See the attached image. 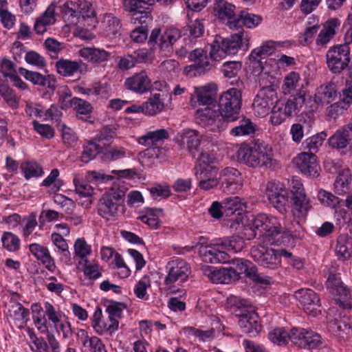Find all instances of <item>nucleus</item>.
Returning <instances> with one entry per match:
<instances>
[{"mask_svg":"<svg viewBox=\"0 0 352 352\" xmlns=\"http://www.w3.org/2000/svg\"><path fill=\"white\" fill-rule=\"evenodd\" d=\"M131 17L134 24H140V26L145 25L148 28V23L152 21L150 6L148 8L141 9L131 14Z\"/></svg>","mask_w":352,"mask_h":352,"instance_id":"obj_62","label":"nucleus"},{"mask_svg":"<svg viewBox=\"0 0 352 352\" xmlns=\"http://www.w3.org/2000/svg\"><path fill=\"white\" fill-rule=\"evenodd\" d=\"M166 272L165 289L170 293H175L176 286L180 285L188 280L190 274V267L184 260L175 258L167 263Z\"/></svg>","mask_w":352,"mask_h":352,"instance_id":"obj_8","label":"nucleus"},{"mask_svg":"<svg viewBox=\"0 0 352 352\" xmlns=\"http://www.w3.org/2000/svg\"><path fill=\"white\" fill-rule=\"evenodd\" d=\"M187 146L189 149V151L192 154H195V152L199 151V146L201 145V152L206 153V151H204V147L207 146L209 143L206 140L204 139V135L201 133H191L189 136L186 137ZM207 153H209L207 152Z\"/></svg>","mask_w":352,"mask_h":352,"instance_id":"obj_54","label":"nucleus"},{"mask_svg":"<svg viewBox=\"0 0 352 352\" xmlns=\"http://www.w3.org/2000/svg\"><path fill=\"white\" fill-rule=\"evenodd\" d=\"M338 96L337 86L334 82H330L320 85L316 90L314 100L318 104H329L336 100Z\"/></svg>","mask_w":352,"mask_h":352,"instance_id":"obj_33","label":"nucleus"},{"mask_svg":"<svg viewBox=\"0 0 352 352\" xmlns=\"http://www.w3.org/2000/svg\"><path fill=\"white\" fill-rule=\"evenodd\" d=\"M52 324L60 320L66 314L60 309L59 305L50 301L44 302V314Z\"/></svg>","mask_w":352,"mask_h":352,"instance_id":"obj_50","label":"nucleus"},{"mask_svg":"<svg viewBox=\"0 0 352 352\" xmlns=\"http://www.w3.org/2000/svg\"><path fill=\"white\" fill-rule=\"evenodd\" d=\"M195 96L199 105L210 107L216 102V90L210 85L195 87Z\"/></svg>","mask_w":352,"mask_h":352,"instance_id":"obj_39","label":"nucleus"},{"mask_svg":"<svg viewBox=\"0 0 352 352\" xmlns=\"http://www.w3.org/2000/svg\"><path fill=\"white\" fill-rule=\"evenodd\" d=\"M239 324L242 331L250 336H256L261 330L258 314L253 310H245L239 316Z\"/></svg>","mask_w":352,"mask_h":352,"instance_id":"obj_24","label":"nucleus"},{"mask_svg":"<svg viewBox=\"0 0 352 352\" xmlns=\"http://www.w3.org/2000/svg\"><path fill=\"white\" fill-rule=\"evenodd\" d=\"M265 195L270 204L281 211L288 202V196L285 185L279 181L272 180L267 183Z\"/></svg>","mask_w":352,"mask_h":352,"instance_id":"obj_14","label":"nucleus"},{"mask_svg":"<svg viewBox=\"0 0 352 352\" xmlns=\"http://www.w3.org/2000/svg\"><path fill=\"white\" fill-rule=\"evenodd\" d=\"M336 254L338 259L346 261L352 257V239L346 235H340L337 240Z\"/></svg>","mask_w":352,"mask_h":352,"instance_id":"obj_45","label":"nucleus"},{"mask_svg":"<svg viewBox=\"0 0 352 352\" xmlns=\"http://www.w3.org/2000/svg\"><path fill=\"white\" fill-rule=\"evenodd\" d=\"M29 250L48 270L54 271L56 268L54 259L52 257L47 247L34 243L29 245Z\"/></svg>","mask_w":352,"mask_h":352,"instance_id":"obj_30","label":"nucleus"},{"mask_svg":"<svg viewBox=\"0 0 352 352\" xmlns=\"http://www.w3.org/2000/svg\"><path fill=\"white\" fill-rule=\"evenodd\" d=\"M294 297L304 311L313 317L320 314V300L317 294L311 289L303 288L295 292Z\"/></svg>","mask_w":352,"mask_h":352,"instance_id":"obj_13","label":"nucleus"},{"mask_svg":"<svg viewBox=\"0 0 352 352\" xmlns=\"http://www.w3.org/2000/svg\"><path fill=\"white\" fill-rule=\"evenodd\" d=\"M329 331L331 332L340 341H346L349 339L352 333V327L347 323L346 320L331 321L328 324Z\"/></svg>","mask_w":352,"mask_h":352,"instance_id":"obj_40","label":"nucleus"},{"mask_svg":"<svg viewBox=\"0 0 352 352\" xmlns=\"http://www.w3.org/2000/svg\"><path fill=\"white\" fill-rule=\"evenodd\" d=\"M235 6L226 0L216 1L214 4L215 15L221 21H227L228 25L230 28L231 23L236 19L235 14Z\"/></svg>","mask_w":352,"mask_h":352,"instance_id":"obj_27","label":"nucleus"},{"mask_svg":"<svg viewBox=\"0 0 352 352\" xmlns=\"http://www.w3.org/2000/svg\"><path fill=\"white\" fill-rule=\"evenodd\" d=\"M250 256L261 266L275 270L281 265V256L289 257L291 252L284 249L276 250L259 244L251 248Z\"/></svg>","mask_w":352,"mask_h":352,"instance_id":"obj_7","label":"nucleus"},{"mask_svg":"<svg viewBox=\"0 0 352 352\" xmlns=\"http://www.w3.org/2000/svg\"><path fill=\"white\" fill-rule=\"evenodd\" d=\"M352 182V173L349 167H344L338 174L333 184L334 192L338 195H344L349 192Z\"/></svg>","mask_w":352,"mask_h":352,"instance_id":"obj_32","label":"nucleus"},{"mask_svg":"<svg viewBox=\"0 0 352 352\" xmlns=\"http://www.w3.org/2000/svg\"><path fill=\"white\" fill-rule=\"evenodd\" d=\"M104 34L109 39H113L120 36L122 27L120 19L111 13L105 14L102 22Z\"/></svg>","mask_w":352,"mask_h":352,"instance_id":"obj_37","label":"nucleus"},{"mask_svg":"<svg viewBox=\"0 0 352 352\" xmlns=\"http://www.w3.org/2000/svg\"><path fill=\"white\" fill-rule=\"evenodd\" d=\"M242 105V94L240 89L230 88L222 93L218 102V112L221 118L218 126L226 130L230 122L237 120Z\"/></svg>","mask_w":352,"mask_h":352,"instance_id":"obj_4","label":"nucleus"},{"mask_svg":"<svg viewBox=\"0 0 352 352\" xmlns=\"http://www.w3.org/2000/svg\"><path fill=\"white\" fill-rule=\"evenodd\" d=\"M19 72L21 75L34 85L47 87L49 90L54 93L56 87V80L52 75L43 76L37 72H32L25 68L20 67Z\"/></svg>","mask_w":352,"mask_h":352,"instance_id":"obj_26","label":"nucleus"},{"mask_svg":"<svg viewBox=\"0 0 352 352\" xmlns=\"http://www.w3.org/2000/svg\"><path fill=\"white\" fill-rule=\"evenodd\" d=\"M327 64L333 74H340L350 62V47L348 43L331 47L326 54Z\"/></svg>","mask_w":352,"mask_h":352,"instance_id":"obj_12","label":"nucleus"},{"mask_svg":"<svg viewBox=\"0 0 352 352\" xmlns=\"http://www.w3.org/2000/svg\"><path fill=\"white\" fill-rule=\"evenodd\" d=\"M91 320V327L98 335H103L107 333L111 335L118 330V320L111 319L109 316L107 318H104L102 309L99 307L96 309Z\"/></svg>","mask_w":352,"mask_h":352,"instance_id":"obj_20","label":"nucleus"},{"mask_svg":"<svg viewBox=\"0 0 352 352\" xmlns=\"http://www.w3.org/2000/svg\"><path fill=\"white\" fill-rule=\"evenodd\" d=\"M164 216L162 208H145L140 214L139 219L151 228L157 229L160 224V219Z\"/></svg>","mask_w":352,"mask_h":352,"instance_id":"obj_43","label":"nucleus"},{"mask_svg":"<svg viewBox=\"0 0 352 352\" xmlns=\"http://www.w3.org/2000/svg\"><path fill=\"white\" fill-rule=\"evenodd\" d=\"M79 55L85 60L93 64L100 65L108 61L111 53L104 49L96 47H83L79 50Z\"/></svg>","mask_w":352,"mask_h":352,"instance_id":"obj_29","label":"nucleus"},{"mask_svg":"<svg viewBox=\"0 0 352 352\" xmlns=\"http://www.w3.org/2000/svg\"><path fill=\"white\" fill-rule=\"evenodd\" d=\"M58 73L63 76H71L80 69L76 61L61 59L56 63Z\"/></svg>","mask_w":352,"mask_h":352,"instance_id":"obj_52","label":"nucleus"},{"mask_svg":"<svg viewBox=\"0 0 352 352\" xmlns=\"http://www.w3.org/2000/svg\"><path fill=\"white\" fill-rule=\"evenodd\" d=\"M215 163L216 158L212 153L202 152L198 157L194 170L200 189L209 190L218 186V168Z\"/></svg>","mask_w":352,"mask_h":352,"instance_id":"obj_5","label":"nucleus"},{"mask_svg":"<svg viewBox=\"0 0 352 352\" xmlns=\"http://www.w3.org/2000/svg\"><path fill=\"white\" fill-rule=\"evenodd\" d=\"M144 113L153 116L160 112L164 108V102L160 99V94H155L143 104Z\"/></svg>","mask_w":352,"mask_h":352,"instance_id":"obj_55","label":"nucleus"},{"mask_svg":"<svg viewBox=\"0 0 352 352\" xmlns=\"http://www.w3.org/2000/svg\"><path fill=\"white\" fill-rule=\"evenodd\" d=\"M56 7V19L60 17L67 25H76L79 22L78 4L72 1H66Z\"/></svg>","mask_w":352,"mask_h":352,"instance_id":"obj_25","label":"nucleus"},{"mask_svg":"<svg viewBox=\"0 0 352 352\" xmlns=\"http://www.w3.org/2000/svg\"><path fill=\"white\" fill-rule=\"evenodd\" d=\"M179 37L180 34L176 29H168L161 33L160 28H154L148 40V45L151 50L159 49L167 55L172 52L173 45Z\"/></svg>","mask_w":352,"mask_h":352,"instance_id":"obj_10","label":"nucleus"},{"mask_svg":"<svg viewBox=\"0 0 352 352\" xmlns=\"http://www.w3.org/2000/svg\"><path fill=\"white\" fill-rule=\"evenodd\" d=\"M291 329L284 327H275L268 333V339L278 346L286 345L291 341Z\"/></svg>","mask_w":352,"mask_h":352,"instance_id":"obj_46","label":"nucleus"},{"mask_svg":"<svg viewBox=\"0 0 352 352\" xmlns=\"http://www.w3.org/2000/svg\"><path fill=\"white\" fill-rule=\"evenodd\" d=\"M186 31L189 33V39H197L201 37L205 32V20L197 19L186 25Z\"/></svg>","mask_w":352,"mask_h":352,"instance_id":"obj_56","label":"nucleus"},{"mask_svg":"<svg viewBox=\"0 0 352 352\" xmlns=\"http://www.w3.org/2000/svg\"><path fill=\"white\" fill-rule=\"evenodd\" d=\"M309 330H306L304 329H298L293 328L291 329V342L300 347V348H307V340L310 338V336L311 333H308Z\"/></svg>","mask_w":352,"mask_h":352,"instance_id":"obj_57","label":"nucleus"},{"mask_svg":"<svg viewBox=\"0 0 352 352\" xmlns=\"http://www.w3.org/2000/svg\"><path fill=\"white\" fill-rule=\"evenodd\" d=\"M293 216L296 218H305L312 209L310 198L305 195L292 197Z\"/></svg>","mask_w":352,"mask_h":352,"instance_id":"obj_35","label":"nucleus"},{"mask_svg":"<svg viewBox=\"0 0 352 352\" xmlns=\"http://www.w3.org/2000/svg\"><path fill=\"white\" fill-rule=\"evenodd\" d=\"M243 45L248 47V39L245 37L243 30L226 38L216 35L209 45V57L208 50L196 48L190 52L188 58L194 63L190 67L195 69V73L201 75L214 67L213 62L220 61L227 56L236 54Z\"/></svg>","mask_w":352,"mask_h":352,"instance_id":"obj_1","label":"nucleus"},{"mask_svg":"<svg viewBox=\"0 0 352 352\" xmlns=\"http://www.w3.org/2000/svg\"><path fill=\"white\" fill-rule=\"evenodd\" d=\"M107 133H100L98 139L89 142L84 148L81 155V161L88 163L93 160L98 153L102 152L104 147L107 144L104 142Z\"/></svg>","mask_w":352,"mask_h":352,"instance_id":"obj_31","label":"nucleus"},{"mask_svg":"<svg viewBox=\"0 0 352 352\" xmlns=\"http://www.w3.org/2000/svg\"><path fill=\"white\" fill-rule=\"evenodd\" d=\"M25 331L30 339L28 346L32 352H43L47 351V343L43 337H38L34 330L30 327H28Z\"/></svg>","mask_w":352,"mask_h":352,"instance_id":"obj_48","label":"nucleus"},{"mask_svg":"<svg viewBox=\"0 0 352 352\" xmlns=\"http://www.w3.org/2000/svg\"><path fill=\"white\" fill-rule=\"evenodd\" d=\"M73 182L75 186L76 192L80 196L87 198L85 201L80 202V204L86 208H89L92 204L91 197L94 194L93 187L81 179L78 175L74 176Z\"/></svg>","mask_w":352,"mask_h":352,"instance_id":"obj_41","label":"nucleus"},{"mask_svg":"<svg viewBox=\"0 0 352 352\" xmlns=\"http://www.w3.org/2000/svg\"><path fill=\"white\" fill-rule=\"evenodd\" d=\"M74 255L82 259L86 258L91 254V246L84 238H78L74 243Z\"/></svg>","mask_w":352,"mask_h":352,"instance_id":"obj_61","label":"nucleus"},{"mask_svg":"<svg viewBox=\"0 0 352 352\" xmlns=\"http://www.w3.org/2000/svg\"><path fill=\"white\" fill-rule=\"evenodd\" d=\"M126 188L115 182L111 188L99 199L97 206L98 214L107 221L116 220L121 212L120 199L124 196Z\"/></svg>","mask_w":352,"mask_h":352,"instance_id":"obj_6","label":"nucleus"},{"mask_svg":"<svg viewBox=\"0 0 352 352\" xmlns=\"http://www.w3.org/2000/svg\"><path fill=\"white\" fill-rule=\"evenodd\" d=\"M275 47L272 41L265 42L260 47H256L252 50L249 55L250 65L253 68L252 72L257 75L263 70L262 60L266 58L274 52Z\"/></svg>","mask_w":352,"mask_h":352,"instance_id":"obj_19","label":"nucleus"},{"mask_svg":"<svg viewBox=\"0 0 352 352\" xmlns=\"http://www.w3.org/2000/svg\"><path fill=\"white\" fill-rule=\"evenodd\" d=\"M59 175L60 173L57 168L52 169L49 175L43 180L41 186L51 188L54 192L58 191L63 185L62 179L59 178Z\"/></svg>","mask_w":352,"mask_h":352,"instance_id":"obj_58","label":"nucleus"},{"mask_svg":"<svg viewBox=\"0 0 352 352\" xmlns=\"http://www.w3.org/2000/svg\"><path fill=\"white\" fill-rule=\"evenodd\" d=\"M124 87L134 93L143 94L151 90L152 84L147 72L142 70L127 78L124 81Z\"/></svg>","mask_w":352,"mask_h":352,"instance_id":"obj_22","label":"nucleus"},{"mask_svg":"<svg viewBox=\"0 0 352 352\" xmlns=\"http://www.w3.org/2000/svg\"><path fill=\"white\" fill-rule=\"evenodd\" d=\"M279 102H281V100L278 99L274 86H265L262 87L255 96L252 104L253 110L256 116L264 117Z\"/></svg>","mask_w":352,"mask_h":352,"instance_id":"obj_11","label":"nucleus"},{"mask_svg":"<svg viewBox=\"0 0 352 352\" xmlns=\"http://www.w3.org/2000/svg\"><path fill=\"white\" fill-rule=\"evenodd\" d=\"M138 161L145 168L153 166L157 161V155L153 149H146L138 155Z\"/></svg>","mask_w":352,"mask_h":352,"instance_id":"obj_64","label":"nucleus"},{"mask_svg":"<svg viewBox=\"0 0 352 352\" xmlns=\"http://www.w3.org/2000/svg\"><path fill=\"white\" fill-rule=\"evenodd\" d=\"M241 67V61H226L223 63L221 71L226 78H232L237 76Z\"/></svg>","mask_w":352,"mask_h":352,"instance_id":"obj_63","label":"nucleus"},{"mask_svg":"<svg viewBox=\"0 0 352 352\" xmlns=\"http://www.w3.org/2000/svg\"><path fill=\"white\" fill-rule=\"evenodd\" d=\"M222 188L230 192H234L241 188L243 179L240 172L232 167L224 168L220 174Z\"/></svg>","mask_w":352,"mask_h":352,"instance_id":"obj_23","label":"nucleus"},{"mask_svg":"<svg viewBox=\"0 0 352 352\" xmlns=\"http://www.w3.org/2000/svg\"><path fill=\"white\" fill-rule=\"evenodd\" d=\"M262 21V17L260 15L249 13L247 11L242 10L237 15L236 19L231 23L230 29L238 30L243 26L248 28H254Z\"/></svg>","mask_w":352,"mask_h":352,"instance_id":"obj_36","label":"nucleus"},{"mask_svg":"<svg viewBox=\"0 0 352 352\" xmlns=\"http://www.w3.org/2000/svg\"><path fill=\"white\" fill-rule=\"evenodd\" d=\"M340 25L338 18H331L323 25V28L318 35L316 43L318 46H325L336 34V28Z\"/></svg>","mask_w":352,"mask_h":352,"instance_id":"obj_34","label":"nucleus"},{"mask_svg":"<svg viewBox=\"0 0 352 352\" xmlns=\"http://www.w3.org/2000/svg\"><path fill=\"white\" fill-rule=\"evenodd\" d=\"M317 198L321 204L331 208H336V207L340 205V202L338 197L323 189L318 190Z\"/></svg>","mask_w":352,"mask_h":352,"instance_id":"obj_59","label":"nucleus"},{"mask_svg":"<svg viewBox=\"0 0 352 352\" xmlns=\"http://www.w3.org/2000/svg\"><path fill=\"white\" fill-rule=\"evenodd\" d=\"M56 22V7L55 3H51L44 12V13L38 17L35 22L34 30L38 34H42L46 32V27L54 24Z\"/></svg>","mask_w":352,"mask_h":352,"instance_id":"obj_38","label":"nucleus"},{"mask_svg":"<svg viewBox=\"0 0 352 352\" xmlns=\"http://www.w3.org/2000/svg\"><path fill=\"white\" fill-rule=\"evenodd\" d=\"M72 107L76 111V116L82 120L91 122V114L93 109L91 104L89 102L77 97L72 98Z\"/></svg>","mask_w":352,"mask_h":352,"instance_id":"obj_44","label":"nucleus"},{"mask_svg":"<svg viewBox=\"0 0 352 352\" xmlns=\"http://www.w3.org/2000/svg\"><path fill=\"white\" fill-rule=\"evenodd\" d=\"M0 20L3 28L10 30L16 22V16L8 11V3L6 0H0Z\"/></svg>","mask_w":352,"mask_h":352,"instance_id":"obj_53","label":"nucleus"},{"mask_svg":"<svg viewBox=\"0 0 352 352\" xmlns=\"http://www.w3.org/2000/svg\"><path fill=\"white\" fill-rule=\"evenodd\" d=\"M9 316L14 322L16 326L22 328L26 324L29 317V310L21 303L14 302L9 308Z\"/></svg>","mask_w":352,"mask_h":352,"instance_id":"obj_42","label":"nucleus"},{"mask_svg":"<svg viewBox=\"0 0 352 352\" xmlns=\"http://www.w3.org/2000/svg\"><path fill=\"white\" fill-rule=\"evenodd\" d=\"M273 155L270 145L258 142L243 143L239 146L236 152L239 162L254 168L271 166Z\"/></svg>","mask_w":352,"mask_h":352,"instance_id":"obj_3","label":"nucleus"},{"mask_svg":"<svg viewBox=\"0 0 352 352\" xmlns=\"http://www.w3.org/2000/svg\"><path fill=\"white\" fill-rule=\"evenodd\" d=\"M203 273L210 281L216 284H230L239 279V273L232 267L216 268L205 266L202 268Z\"/></svg>","mask_w":352,"mask_h":352,"instance_id":"obj_16","label":"nucleus"},{"mask_svg":"<svg viewBox=\"0 0 352 352\" xmlns=\"http://www.w3.org/2000/svg\"><path fill=\"white\" fill-rule=\"evenodd\" d=\"M2 244L4 248L9 252H16L19 250L21 241L19 238L12 232H4L1 237Z\"/></svg>","mask_w":352,"mask_h":352,"instance_id":"obj_60","label":"nucleus"},{"mask_svg":"<svg viewBox=\"0 0 352 352\" xmlns=\"http://www.w3.org/2000/svg\"><path fill=\"white\" fill-rule=\"evenodd\" d=\"M241 221L243 234L248 240L258 236L270 241L280 234L292 232V223H287L272 214H246L242 217Z\"/></svg>","mask_w":352,"mask_h":352,"instance_id":"obj_2","label":"nucleus"},{"mask_svg":"<svg viewBox=\"0 0 352 352\" xmlns=\"http://www.w3.org/2000/svg\"><path fill=\"white\" fill-rule=\"evenodd\" d=\"M199 252L202 261L206 263H225L229 261V256L221 249L218 239L210 245H201Z\"/></svg>","mask_w":352,"mask_h":352,"instance_id":"obj_18","label":"nucleus"},{"mask_svg":"<svg viewBox=\"0 0 352 352\" xmlns=\"http://www.w3.org/2000/svg\"><path fill=\"white\" fill-rule=\"evenodd\" d=\"M326 284L331 299L336 305L343 309L352 307L351 289L342 282L340 277L330 274Z\"/></svg>","mask_w":352,"mask_h":352,"instance_id":"obj_9","label":"nucleus"},{"mask_svg":"<svg viewBox=\"0 0 352 352\" xmlns=\"http://www.w3.org/2000/svg\"><path fill=\"white\" fill-rule=\"evenodd\" d=\"M220 118L221 115L218 111L213 109L210 107L199 109L196 111V122L201 127L212 126L210 129L211 132H215V127L217 128L218 132L223 131L221 127L218 126V124H219L218 121Z\"/></svg>","mask_w":352,"mask_h":352,"instance_id":"obj_21","label":"nucleus"},{"mask_svg":"<svg viewBox=\"0 0 352 352\" xmlns=\"http://www.w3.org/2000/svg\"><path fill=\"white\" fill-rule=\"evenodd\" d=\"M329 144L338 150L352 148V133H333L329 138Z\"/></svg>","mask_w":352,"mask_h":352,"instance_id":"obj_51","label":"nucleus"},{"mask_svg":"<svg viewBox=\"0 0 352 352\" xmlns=\"http://www.w3.org/2000/svg\"><path fill=\"white\" fill-rule=\"evenodd\" d=\"M218 241L221 246V249L226 252L227 251L234 253L239 252L243 249L245 245L244 241L239 236L219 239Z\"/></svg>","mask_w":352,"mask_h":352,"instance_id":"obj_47","label":"nucleus"},{"mask_svg":"<svg viewBox=\"0 0 352 352\" xmlns=\"http://www.w3.org/2000/svg\"><path fill=\"white\" fill-rule=\"evenodd\" d=\"M306 102V91L302 89L298 90L296 94L291 95L287 101L282 100L283 109L290 116L298 114Z\"/></svg>","mask_w":352,"mask_h":352,"instance_id":"obj_28","label":"nucleus"},{"mask_svg":"<svg viewBox=\"0 0 352 352\" xmlns=\"http://www.w3.org/2000/svg\"><path fill=\"white\" fill-rule=\"evenodd\" d=\"M292 162L295 167L307 176L315 177L319 175L320 167L317 157L311 153H300L293 159Z\"/></svg>","mask_w":352,"mask_h":352,"instance_id":"obj_17","label":"nucleus"},{"mask_svg":"<svg viewBox=\"0 0 352 352\" xmlns=\"http://www.w3.org/2000/svg\"><path fill=\"white\" fill-rule=\"evenodd\" d=\"M25 111L30 117H36L41 121H55L58 122L62 116V112L58 107L54 104L45 109L40 103L28 102L25 105Z\"/></svg>","mask_w":352,"mask_h":352,"instance_id":"obj_15","label":"nucleus"},{"mask_svg":"<svg viewBox=\"0 0 352 352\" xmlns=\"http://www.w3.org/2000/svg\"><path fill=\"white\" fill-rule=\"evenodd\" d=\"M20 168L27 180L41 177L44 174L43 168L34 161H26L21 163Z\"/></svg>","mask_w":352,"mask_h":352,"instance_id":"obj_49","label":"nucleus"}]
</instances>
